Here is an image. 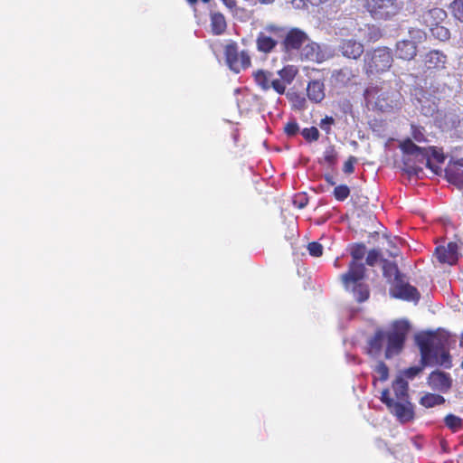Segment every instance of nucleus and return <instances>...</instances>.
I'll return each instance as SVG.
<instances>
[{
	"label": "nucleus",
	"instance_id": "nucleus-21",
	"mask_svg": "<svg viewBox=\"0 0 463 463\" xmlns=\"http://www.w3.org/2000/svg\"><path fill=\"white\" fill-rule=\"evenodd\" d=\"M408 383L402 377L397 379L392 383V389L398 401L405 402L408 398Z\"/></svg>",
	"mask_w": 463,
	"mask_h": 463
},
{
	"label": "nucleus",
	"instance_id": "nucleus-48",
	"mask_svg": "<svg viewBox=\"0 0 463 463\" xmlns=\"http://www.w3.org/2000/svg\"><path fill=\"white\" fill-rule=\"evenodd\" d=\"M307 2L310 3L312 5H318L321 4L324 0H306Z\"/></svg>",
	"mask_w": 463,
	"mask_h": 463
},
{
	"label": "nucleus",
	"instance_id": "nucleus-23",
	"mask_svg": "<svg viewBox=\"0 0 463 463\" xmlns=\"http://www.w3.org/2000/svg\"><path fill=\"white\" fill-rule=\"evenodd\" d=\"M338 153L333 145L326 147L323 153V158L319 159V164H326L327 167L334 168L337 163Z\"/></svg>",
	"mask_w": 463,
	"mask_h": 463
},
{
	"label": "nucleus",
	"instance_id": "nucleus-38",
	"mask_svg": "<svg viewBox=\"0 0 463 463\" xmlns=\"http://www.w3.org/2000/svg\"><path fill=\"white\" fill-rule=\"evenodd\" d=\"M308 252L311 256L319 257L323 253V247L320 243L313 241L307 245Z\"/></svg>",
	"mask_w": 463,
	"mask_h": 463
},
{
	"label": "nucleus",
	"instance_id": "nucleus-27",
	"mask_svg": "<svg viewBox=\"0 0 463 463\" xmlns=\"http://www.w3.org/2000/svg\"><path fill=\"white\" fill-rule=\"evenodd\" d=\"M446 177L450 184L456 185L458 189H463V170L448 169Z\"/></svg>",
	"mask_w": 463,
	"mask_h": 463
},
{
	"label": "nucleus",
	"instance_id": "nucleus-51",
	"mask_svg": "<svg viewBox=\"0 0 463 463\" xmlns=\"http://www.w3.org/2000/svg\"><path fill=\"white\" fill-rule=\"evenodd\" d=\"M262 4H271L274 0H259Z\"/></svg>",
	"mask_w": 463,
	"mask_h": 463
},
{
	"label": "nucleus",
	"instance_id": "nucleus-4",
	"mask_svg": "<svg viewBox=\"0 0 463 463\" xmlns=\"http://www.w3.org/2000/svg\"><path fill=\"white\" fill-rule=\"evenodd\" d=\"M365 254L364 244H355L351 249L353 260L349 264L346 273L341 275L342 282L346 290H352L358 302H364L369 298L368 287L361 281L364 278L365 267L359 262Z\"/></svg>",
	"mask_w": 463,
	"mask_h": 463
},
{
	"label": "nucleus",
	"instance_id": "nucleus-46",
	"mask_svg": "<svg viewBox=\"0 0 463 463\" xmlns=\"http://www.w3.org/2000/svg\"><path fill=\"white\" fill-rule=\"evenodd\" d=\"M223 4L229 8L232 9L236 6V1L235 0H222Z\"/></svg>",
	"mask_w": 463,
	"mask_h": 463
},
{
	"label": "nucleus",
	"instance_id": "nucleus-37",
	"mask_svg": "<svg viewBox=\"0 0 463 463\" xmlns=\"http://www.w3.org/2000/svg\"><path fill=\"white\" fill-rule=\"evenodd\" d=\"M411 135L414 141L418 143H423L426 141L424 130L421 128L411 126Z\"/></svg>",
	"mask_w": 463,
	"mask_h": 463
},
{
	"label": "nucleus",
	"instance_id": "nucleus-53",
	"mask_svg": "<svg viewBox=\"0 0 463 463\" xmlns=\"http://www.w3.org/2000/svg\"><path fill=\"white\" fill-rule=\"evenodd\" d=\"M460 345L461 346L463 345V333H462V337H461V340H460Z\"/></svg>",
	"mask_w": 463,
	"mask_h": 463
},
{
	"label": "nucleus",
	"instance_id": "nucleus-44",
	"mask_svg": "<svg viewBox=\"0 0 463 463\" xmlns=\"http://www.w3.org/2000/svg\"><path fill=\"white\" fill-rule=\"evenodd\" d=\"M381 401L388 407V409L390 408V405H392L395 402L393 399L390 397V392L388 389L383 390Z\"/></svg>",
	"mask_w": 463,
	"mask_h": 463
},
{
	"label": "nucleus",
	"instance_id": "nucleus-22",
	"mask_svg": "<svg viewBox=\"0 0 463 463\" xmlns=\"http://www.w3.org/2000/svg\"><path fill=\"white\" fill-rule=\"evenodd\" d=\"M211 26L215 35L222 34L227 27L225 17L221 13H213L211 14Z\"/></svg>",
	"mask_w": 463,
	"mask_h": 463
},
{
	"label": "nucleus",
	"instance_id": "nucleus-13",
	"mask_svg": "<svg viewBox=\"0 0 463 463\" xmlns=\"http://www.w3.org/2000/svg\"><path fill=\"white\" fill-rule=\"evenodd\" d=\"M427 383L432 390L447 392L451 388L452 379L449 373L436 370L429 375Z\"/></svg>",
	"mask_w": 463,
	"mask_h": 463
},
{
	"label": "nucleus",
	"instance_id": "nucleus-17",
	"mask_svg": "<svg viewBox=\"0 0 463 463\" xmlns=\"http://www.w3.org/2000/svg\"><path fill=\"white\" fill-rule=\"evenodd\" d=\"M417 46H414L413 41L402 40L396 44V56L399 59L410 61L416 56Z\"/></svg>",
	"mask_w": 463,
	"mask_h": 463
},
{
	"label": "nucleus",
	"instance_id": "nucleus-8",
	"mask_svg": "<svg viewBox=\"0 0 463 463\" xmlns=\"http://www.w3.org/2000/svg\"><path fill=\"white\" fill-rule=\"evenodd\" d=\"M365 8L374 19L387 20L400 10L396 0H365Z\"/></svg>",
	"mask_w": 463,
	"mask_h": 463
},
{
	"label": "nucleus",
	"instance_id": "nucleus-29",
	"mask_svg": "<svg viewBox=\"0 0 463 463\" xmlns=\"http://www.w3.org/2000/svg\"><path fill=\"white\" fill-rule=\"evenodd\" d=\"M444 422L446 426L454 432L462 426V419L454 414H448L444 419Z\"/></svg>",
	"mask_w": 463,
	"mask_h": 463
},
{
	"label": "nucleus",
	"instance_id": "nucleus-30",
	"mask_svg": "<svg viewBox=\"0 0 463 463\" xmlns=\"http://www.w3.org/2000/svg\"><path fill=\"white\" fill-rule=\"evenodd\" d=\"M431 33L433 36L438 38L440 41H446L449 38L450 33L449 29H447L444 26H440L439 24H436L434 26H431Z\"/></svg>",
	"mask_w": 463,
	"mask_h": 463
},
{
	"label": "nucleus",
	"instance_id": "nucleus-24",
	"mask_svg": "<svg viewBox=\"0 0 463 463\" xmlns=\"http://www.w3.org/2000/svg\"><path fill=\"white\" fill-rule=\"evenodd\" d=\"M296 73L297 70L293 66H287L277 72V74L279 76L278 80L283 82L284 90H286V86L290 84L294 80Z\"/></svg>",
	"mask_w": 463,
	"mask_h": 463
},
{
	"label": "nucleus",
	"instance_id": "nucleus-47",
	"mask_svg": "<svg viewBox=\"0 0 463 463\" xmlns=\"http://www.w3.org/2000/svg\"><path fill=\"white\" fill-rule=\"evenodd\" d=\"M325 180L326 181L327 184H329L330 185H335V182L334 180V177L330 175H326L325 176Z\"/></svg>",
	"mask_w": 463,
	"mask_h": 463
},
{
	"label": "nucleus",
	"instance_id": "nucleus-41",
	"mask_svg": "<svg viewBox=\"0 0 463 463\" xmlns=\"http://www.w3.org/2000/svg\"><path fill=\"white\" fill-rule=\"evenodd\" d=\"M284 131L288 136H295L299 131L298 124L295 120L289 121L285 125Z\"/></svg>",
	"mask_w": 463,
	"mask_h": 463
},
{
	"label": "nucleus",
	"instance_id": "nucleus-12",
	"mask_svg": "<svg viewBox=\"0 0 463 463\" xmlns=\"http://www.w3.org/2000/svg\"><path fill=\"white\" fill-rule=\"evenodd\" d=\"M254 79L263 90H269L272 88L279 94L284 93L283 82L279 81L273 72L260 70L254 73Z\"/></svg>",
	"mask_w": 463,
	"mask_h": 463
},
{
	"label": "nucleus",
	"instance_id": "nucleus-49",
	"mask_svg": "<svg viewBox=\"0 0 463 463\" xmlns=\"http://www.w3.org/2000/svg\"><path fill=\"white\" fill-rule=\"evenodd\" d=\"M454 164L463 167V158L457 159L456 161H454Z\"/></svg>",
	"mask_w": 463,
	"mask_h": 463
},
{
	"label": "nucleus",
	"instance_id": "nucleus-16",
	"mask_svg": "<svg viewBox=\"0 0 463 463\" xmlns=\"http://www.w3.org/2000/svg\"><path fill=\"white\" fill-rule=\"evenodd\" d=\"M338 49L343 56L349 59H357L364 53V45L353 39L342 40Z\"/></svg>",
	"mask_w": 463,
	"mask_h": 463
},
{
	"label": "nucleus",
	"instance_id": "nucleus-55",
	"mask_svg": "<svg viewBox=\"0 0 463 463\" xmlns=\"http://www.w3.org/2000/svg\"><path fill=\"white\" fill-rule=\"evenodd\" d=\"M202 1H203V2H204V3H207V2H209L210 0H202Z\"/></svg>",
	"mask_w": 463,
	"mask_h": 463
},
{
	"label": "nucleus",
	"instance_id": "nucleus-10",
	"mask_svg": "<svg viewBox=\"0 0 463 463\" xmlns=\"http://www.w3.org/2000/svg\"><path fill=\"white\" fill-rule=\"evenodd\" d=\"M330 56V53L321 50V47L312 42L309 37L307 43L301 48L299 55L296 56L295 60H308L316 62H322Z\"/></svg>",
	"mask_w": 463,
	"mask_h": 463
},
{
	"label": "nucleus",
	"instance_id": "nucleus-50",
	"mask_svg": "<svg viewBox=\"0 0 463 463\" xmlns=\"http://www.w3.org/2000/svg\"><path fill=\"white\" fill-rule=\"evenodd\" d=\"M459 68L461 71H463V55L459 58Z\"/></svg>",
	"mask_w": 463,
	"mask_h": 463
},
{
	"label": "nucleus",
	"instance_id": "nucleus-34",
	"mask_svg": "<svg viewBox=\"0 0 463 463\" xmlns=\"http://www.w3.org/2000/svg\"><path fill=\"white\" fill-rule=\"evenodd\" d=\"M426 38V33L420 29L412 28L409 31V41H413L414 46L423 42Z\"/></svg>",
	"mask_w": 463,
	"mask_h": 463
},
{
	"label": "nucleus",
	"instance_id": "nucleus-56",
	"mask_svg": "<svg viewBox=\"0 0 463 463\" xmlns=\"http://www.w3.org/2000/svg\"><path fill=\"white\" fill-rule=\"evenodd\" d=\"M461 367L463 368V361H462V364H461Z\"/></svg>",
	"mask_w": 463,
	"mask_h": 463
},
{
	"label": "nucleus",
	"instance_id": "nucleus-43",
	"mask_svg": "<svg viewBox=\"0 0 463 463\" xmlns=\"http://www.w3.org/2000/svg\"><path fill=\"white\" fill-rule=\"evenodd\" d=\"M357 161L355 156H351L348 160L344 164L343 171L345 174H352L354 171V164Z\"/></svg>",
	"mask_w": 463,
	"mask_h": 463
},
{
	"label": "nucleus",
	"instance_id": "nucleus-11",
	"mask_svg": "<svg viewBox=\"0 0 463 463\" xmlns=\"http://www.w3.org/2000/svg\"><path fill=\"white\" fill-rule=\"evenodd\" d=\"M391 294L396 298L414 302L419 301L420 297L418 289L415 287L410 285L408 282L404 281L402 278L397 279V281H393Z\"/></svg>",
	"mask_w": 463,
	"mask_h": 463
},
{
	"label": "nucleus",
	"instance_id": "nucleus-26",
	"mask_svg": "<svg viewBox=\"0 0 463 463\" xmlns=\"http://www.w3.org/2000/svg\"><path fill=\"white\" fill-rule=\"evenodd\" d=\"M446 16V12L443 9L432 8L424 14V19L426 22H429L430 18L433 19L430 21V25L434 26L439 24V22L443 21Z\"/></svg>",
	"mask_w": 463,
	"mask_h": 463
},
{
	"label": "nucleus",
	"instance_id": "nucleus-1",
	"mask_svg": "<svg viewBox=\"0 0 463 463\" xmlns=\"http://www.w3.org/2000/svg\"><path fill=\"white\" fill-rule=\"evenodd\" d=\"M420 352V365L405 369L402 374L412 380L424 367L440 365L446 369L452 367L451 356L448 351L449 337L445 334L433 332L420 333L415 336Z\"/></svg>",
	"mask_w": 463,
	"mask_h": 463
},
{
	"label": "nucleus",
	"instance_id": "nucleus-45",
	"mask_svg": "<svg viewBox=\"0 0 463 463\" xmlns=\"http://www.w3.org/2000/svg\"><path fill=\"white\" fill-rule=\"evenodd\" d=\"M306 0H292L291 4L294 8L300 9L303 8L306 5Z\"/></svg>",
	"mask_w": 463,
	"mask_h": 463
},
{
	"label": "nucleus",
	"instance_id": "nucleus-9",
	"mask_svg": "<svg viewBox=\"0 0 463 463\" xmlns=\"http://www.w3.org/2000/svg\"><path fill=\"white\" fill-rule=\"evenodd\" d=\"M226 62L230 69L238 73L250 65V58L246 52H238L235 43L228 44L225 48Z\"/></svg>",
	"mask_w": 463,
	"mask_h": 463
},
{
	"label": "nucleus",
	"instance_id": "nucleus-52",
	"mask_svg": "<svg viewBox=\"0 0 463 463\" xmlns=\"http://www.w3.org/2000/svg\"><path fill=\"white\" fill-rule=\"evenodd\" d=\"M198 0H187L190 5H194Z\"/></svg>",
	"mask_w": 463,
	"mask_h": 463
},
{
	"label": "nucleus",
	"instance_id": "nucleus-18",
	"mask_svg": "<svg viewBox=\"0 0 463 463\" xmlns=\"http://www.w3.org/2000/svg\"><path fill=\"white\" fill-rule=\"evenodd\" d=\"M447 62V56L439 51H430L426 54L425 65L428 69H442Z\"/></svg>",
	"mask_w": 463,
	"mask_h": 463
},
{
	"label": "nucleus",
	"instance_id": "nucleus-28",
	"mask_svg": "<svg viewBox=\"0 0 463 463\" xmlns=\"http://www.w3.org/2000/svg\"><path fill=\"white\" fill-rule=\"evenodd\" d=\"M449 8L457 20L463 22V0H454Z\"/></svg>",
	"mask_w": 463,
	"mask_h": 463
},
{
	"label": "nucleus",
	"instance_id": "nucleus-5",
	"mask_svg": "<svg viewBox=\"0 0 463 463\" xmlns=\"http://www.w3.org/2000/svg\"><path fill=\"white\" fill-rule=\"evenodd\" d=\"M364 99L368 105L381 111H388L400 105V94L384 87H368L364 91Z\"/></svg>",
	"mask_w": 463,
	"mask_h": 463
},
{
	"label": "nucleus",
	"instance_id": "nucleus-31",
	"mask_svg": "<svg viewBox=\"0 0 463 463\" xmlns=\"http://www.w3.org/2000/svg\"><path fill=\"white\" fill-rule=\"evenodd\" d=\"M383 273L384 276L391 278L392 276H394V280L397 281V279H402V274L400 273L398 267L394 263H386L383 267Z\"/></svg>",
	"mask_w": 463,
	"mask_h": 463
},
{
	"label": "nucleus",
	"instance_id": "nucleus-7",
	"mask_svg": "<svg viewBox=\"0 0 463 463\" xmlns=\"http://www.w3.org/2000/svg\"><path fill=\"white\" fill-rule=\"evenodd\" d=\"M307 34L298 28L288 29L283 34L282 51L290 60H295L296 56L299 55V52L307 43Z\"/></svg>",
	"mask_w": 463,
	"mask_h": 463
},
{
	"label": "nucleus",
	"instance_id": "nucleus-54",
	"mask_svg": "<svg viewBox=\"0 0 463 463\" xmlns=\"http://www.w3.org/2000/svg\"><path fill=\"white\" fill-rule=\"evenodd\" d=\"M335 266H338V260H335Z\"/></svg>",
	"mask_w": 463,
	"mask_h": 463
},
{
	"label": "nucleus",
	"instance_id": "nucleus-15",
	"mask_svg": "<svg viewBox=\"0 0 463 463\" xmlns=\"http://www.w3.org/2000/svg\"><path fill=\"white\" fill-rule=\"evenodd\" d=\"M389 410L391 412L397 417V419L404 423L413 419V410L411 404L407 402L395 401L390 405Z\"/></svg>",
	"mask_w": 463,
	"mask_h": 463
},
{
	"label": "nucleus",
	"instance_id": "nucleus-33",
	"mask_svg": "<svg viewBox=\"0 0 463 463\" xmlns=\"http://www.w3.org/2000/svg\"><path fill=\"white\" fill-rule=\"evenodd\" d=\"M301 135L307 142L317 141L320 136L318 129L315 127L304 128Z\"/></svg>",
	"mask_w": 463,
	"mask_h": 463
},
{
	"label": "nucleus",
	"instance_id": "nucleus-42",
	"mask_svg": "<svg viewBox=\"0 0 463 463\" xmlns=\"http://www.w3.org/2000/svg\"><path fill=\"white\" fill-rule=\"evenodd\" d=\"M380 257V253L377 250H372L368 252L366 257V264L369 266H374Z\"/></svg>",
	"mask_w": 463,
	"mask_h": 463
},
{
	"label": "nucleus",
	"instance_id": "nucleus-36",
	"mask_svg": "<svg viewBox=\"0 0 463 463\" xmlns=\"http://www.w3.org/2000/svg\"><path fill=\"white\" fill-rule=\"evenodd\" d=\"M333 78L335 80L336 82L345 84L350 79V72L348 71V70H339L333 73Z\"/></svg>",
	"mask_w": 463,
	"mask_h": 463
},
{
	"label": "nucleus",
	"instance_id": "nucleus-2",
	"mask_svg": "<svg viewBox=\"0 0 463 463\" xmlns=\"http://www.w3.org/2000/svg\"><path fill=\"white\" fill-rule=\"evenodd\" d=\"M410 324L406 320L394 321L388 331L377 330L368 340L367 353L373 358H378L386 343L385 358L391 359L399 354L404 346Z\"/></svg>",
	"mask_w": 463,
	"mask_h": 463
},
{
	"label": "nucleus",
	"instance_id": "nucleus-40",
	"mask_svg": "<svg viewBox=\"0 0 463 463\" xmlns=\"http://www.w3.org/2000/svg\"><path fill=\"white\" fill-rule=\"evenodd\" d=\"M335 124V119L332 117L326 116L325 118H323L320 123L319 127L322 130H324L326 134L331 133V127Z\"/></svg>",
	"mask_w": 463,
	"mask_h": 463
},
{
	"label": "nucleus",
	"instance_id": "nucleus-39",
	"mask_svg": "<svg viewBox=\"0 0 463 463\" xmlns=\"http://www.w3.org/2000/svg\"><path fill=\"white\" fill-rule=\"evenodd\" d=\"M287 30L288 29H286V28H280L276 25L269 24L265 27L264 33H269L277 37L283 38V34H284V33L287 32Z\"/></svg>",
	"mask_w": 463,
	"mask_h": 463
},
{
	"label": "nucleus",
	"instance_id": "nucleus-32",
	"mask_svg": "<svg viewBox=\"0 0 463 463\" xmlns=\"http://www.w3.org/2000/svg\"><path fill=\"white\" fill-rule=\"evenodd\" d=\"M350 195V189L345 184L337 185L334 189V196L337 201L343 202Z\"/></svg>",
	"mask_w": 463,
	"mask_h": 463
},
{
	"label": "nucleus",
	"instance_id": "nucleus-19",
	"mask_svg": "<svg viewBox=\"0 0 463 463\" xmlns=\"http://www.w3.org/2000/svg\"><path fill=\"white\" fill-rule=\"evenodd\" d=\"M308 99L316 103L322 101L325 98L324 83L319 80H312L307 88Z\"/></svg>",
	"mask_w": 463,
	"mask_h": 463
},
{
	"label": "nucleus",
	"instance_id": "nucleus-35",
	"mask_svg": "<svg viewBox=\"0 0 463 463\" xmlns=\"http://www.w3.org/2000/svg\"><path fill=\"white\" fill-rule=\"evenodd\" d=\"M374 372L378 374V379L380 381L384 382L388 379L389 369L383 362L380 361L377 363Z\"/></svg>",
	"mask_w": 463,
	"mask_h": 463
},
{
	"label": "nucleus",
	"instance_id": "nucleus-6",
	"mask_svg": "<svg viewBox=\"0 0 463 463\" xmlns=\"http://www.w3.org/2000/svg\"><path fill=\"white\" fill-rule=\"evenodd\" d=\"M392 61V53L387 47L376 48L367 52L364 56L366 71L369 73L386 71L391 68Z\"/></svg>",
	"mask_w": 463,
	"mask_h": 463
},
{
	"label": "nucleus",
	"instance_id": "nucleus-14",
	"mask_svg": "<svg viewBox=\"0 0 463 463\" xmlns=\"http://www.w3.org/2000/svg\"><path fill=\"white\" fill-rule=\"evenodd\" d=\"M435 254L439 262L453 265L458 260V245L455 242H449L447 246H439L436 248Z\"/></svg>",
	"mask_w": 463,
	"mask_h": 463
},
{
	"label": "nucleus",
	"instance_id": "nucleus-20",
	"mask_svg": "<svg viewBox=\"0 0 463 463\" xmlns=\"http://www.w3.org/2000/svg\"><path fill=\"white\" fill-rule=\"evenodd\" d=\"M258 51L265 53L270 52L278 44V42L264 32H260L256 40Z\"/></svg>",
	"mask_w": 463,
	"mask_h": 463
},
{
	"label": "nucleus",
	"instance_id": "nucleus-3",
	"mask_svg": "<svg viewBox=\"0 0 463 463\" xmlns=\"http://www.w3.org/2000/svg\"><path fill=\"white\" fill-rule=\"evenodd\" d=\"M400 147L403 153L402 161L404 164V170L409 175H415L419 176L420 173L422 172V168L418 165V164H424L435 174H439L441 170L438 165H435L432 162V160H435L437 164H442L445 160L444 154L437 147H422L416 145L410 138L402 141Z\"/></svg>",
	"mask_w": 463,
	"mask_h": 463
},
{
	"label": "nucleus",
	"instance_id": "nucleus-25",
	"mask_svg": "<svg viewBox=\"0 0 463 463\" xmlns=\"http://www.w3.org/2000/svg\"><path fill=\"white\" fill-rule=\"evenodd\" d=\"M445 402L443 396L436 393H427L420 398V403L426 408H432Z\"/></svg>",
	"mask_w": 463,
	"mask_h": 463
}]
</instances>
